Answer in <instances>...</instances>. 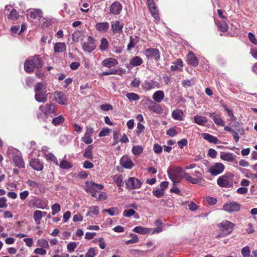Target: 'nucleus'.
Listing matches in <instances>:
<instances>
[{
	"label": "nucleus",
	"mask_w": 257,
	"mask_h": 257,
	"mask_svg": "<svg viewBox=\"0 0 257 257\" xmlns=\"http://www.w3.org/2000/svg\"><path fill=\"white\" fill-rule=\"evenodd\" d=\"M42 11L40 9H34L29 10V15L31 18L36 19L40 18L42 16Z\"/></svg>",
	"instance_id": "obj_22"
},
{
	"label": "nucleus",
	"mask_w": 257,
	"mask_h": 257,
	"mask_svg": "<svg viewBox=\"0 0 257 257\" xmlns=\"http://www.w3.org/2000/svg\"><path fill=\"white\" fill-rule=\"evenodd\" d=\"M122 7L118 2H113L109 7V14L117 15H119L122 11Z\"/></svg>",
	"instance_id": "obj_11"
},
{
	"label": "nucleus",
	"mask_w": 257,
	"mask_h": 257,
	"mask_svg": "<svg viewBox=\"0 0 257 257\" xmlns=\"http://www.w3.org/2000/svg\"><path fill=\"white\" fill-rule=\"evenodd\" d=\"M33 217L36 223L37 224H39L41 219L42 218V211L38 210L35 211L34 213Z\"/></svg>",
	"instance_id": "obj_35"
},
{
	"label": "nucleus",
	"mask_w": 257,
	"mask_h": 257,
	"mask_svg": "<svg viewBox=\"0 0 257 257\" xmlns=\"http://www.w3.org/2000/svg\"><path fill=\"white\" fill-rule=\"evenodd\" d=\"M109 46L108 41L106 38H103L100 40V44L99 45V49L104 51L106 50Z\"/></svg>",
	"instance_id": "obj_33"
},
{
	"label": "nucleus",
	"mask_w": 257,
	"mask_h": 257,
	"mask_svg": "<svg viewBox=\"0 0 257 257\" xmlns=\"http://www.w3.org/2000/svg\"><path fill=\"white\" fill-rule=\"evenodd\" d=\"M11 151L13 154H15L12 156L15 165L19 168H24L25 167V162L21 152L16 149H12Z\"/></svg>",
	"instance_id": "obj_5"
},
{
	"label": "nucleus",
	"mask_w": 257,
	"mask_h": 257,
	"mask_svg": "<svg viewBox=\"0 0 257 257\" xmlns=\"http://www.w3.org/2000/svg\"><path fill=\"white\" fill-rule=\"evenodd\" d=\"M46 92L47 91L35 92V98L36 101L44 103L47 99Z\"/></svg>",
	"instance_id": "obj_23"
},
{
	"label": "nucleus",
	"mask_w": 257,
	"mask_h": 257,
	"mask_svg": "<svg viewBox=\"0 0 257 257\" xmlns=\"http://www.w3.org/2000/svg\"><path fill=\"white\" fill-rule=\"evenodd\" d=\"M145 130L144 125L141 122H138L137 124V130L136 133L138 135H140L141 134L144 132Z\"/></svg>",
	"instance_id": "obj_58"
},
{
	"label": "nucleus",
	"mask_w": 257,
	"mask_h": 257,
	"mask_svg": "<svg viewBox=\"0 0 257 257\" xmlns=\"http://www.w3.org/2000/svg\"><path fill=\"white\" fill-rule=\"evenodd\" d=\"M149 9V10L150 11V13L152 16L156 19V20H159V15L158 13V11L157 9L156 6H154L153 7H151Z\"/></svg>",
	"instance_id": "obj_44"
},
{
	"label": "nucleus",
	"mask_w": 257,
	"mask_h": 257,
	"mask_svg": "<svg viewBox=\"0 0 257 257\" xmlns=\"http://www.w3.org/2000/svg\"><path fill=\"white\" fill-rule=\"evenodd\" d=\"M152 193L157 198H161L164 195L165 192L162 189L159 188L156 190L153 191Z\"/></svg>",
	"instance_id": "obj_49"
},
{
	"label": "nucleus",
	"mask_w": 257,
	"mask_h": 257,
	"mask_svg": "<svg viewBox=\"0 0 257 257\" xmlns=\"http://www.w3.org/2000/svg\"><path fill=\"white\" fill-rule=\"evenodd\" d=\"M218 226L221 232L216 236V238L224 237L230 234L233 231L234 224L228 220H224Z\"/></svg>",
	"instance_id": "obj_2"
},
{
	"label": "nucleus",
	"mask_w": 257,
	"mask_h": 257,
	"mask_svg": "<svg viewBox=\"0 0 257 257\" xmlns=\"http://www.w3.org/2000/svg\"><path fill=\"white\" fill-rule=\"evenodd\" d=\"M234 177L231 173H227L219 177L217 180V184L221 187L229 188L233 186L231 179Z\"/></svg>",
	"instance_id": "obj_3"
},
{
	"label": "nucleus",
	"mask_w": 257,
	"mask_h": 257,
	"mask_svg": "<svg viewBox=\"0 0 257 257\" xmlns=\"http://www.w3.org/2000/svg\"><path fill=\"white\" fill-rule=\"evenodd\" d=\"M55 99L59 104L63 105L67 104V99L65 94L62 92H56L55 93Z\"/></svg>",
	"instance_id": "obj_18"
},
{
	"label": "nucleus",
	"mask_w": 257,
	"mask_h": 257,
	"mask_svg": "<svg viewBox=\"0 0 257 257\" xmlns=\"http://www.w3.org/2000/svg\"><path fill=\"white\" fill-rule=\"evenodd\" d=\"M203 137L204 140L208 141L210 143L217 144L218 141V140L216 137L207 133H204L203 134Z\"/></svg>",
	"instance_id": "obj_31"
},
{
	"label": "nucleus",
	"mask_w": 257,
	"mask_h": 257,
	"mask_svg": "<svg viewBox=\"0 0 257 257\" xmlns=\"http://www.w3.org/2000/svg\"><path fill=\"white\" fill-rule=\"evenodd\" d=\"M77 244L76 242H71L67 244V250L70 252H72L74 251L75 248L77 247Z\"/></svg>",
	"instance_id": "obj_52"
},
{
	"label": "nucleus",
	"mask_w": 257,
	"mask_h": 257,
	"mask_svg": "<svg viewBox=\"0 0 257 257\" xmlns=\"http://www.w3.org/2000/svg\"><path fill=\"white\" fill-rule=\"evenodd\" d=\"M37 244V246L44 248H48L49 247L48 242L43 238L38 239Z\"/></svg>",
	"instance_id": "obj_38"
},
{
	"label": "nucleus",
	"mask_w": 257,
	"mask_h": 257,
	"mask_svg": "<svg viewBox=\"0 0 257 257\" xmlns=\"http://www.w3.org/2000/svg\"><path fill=\"white\" fill-rule=\"evenodd\" d=\"M96 48L95 39L91 37H88V41L85 42L82 44V49L84 52L90 53Z\"/></svg>",
	"instance_id": "obj_7"
},
{
	"label": "nucleus",
	"mask_w": 257,
	"mask_h": 257,
	"mask_svg": "<svg viewBox=\"0 0 257 257\" xmlns=\"http://www.w3.org/2000/svg\"><path fill=\"white\" fill-rule=\"evenodd\" d=\"M164 98V93L162 90L156 91L153 96V98L155 101L159 103L162 101Z\"/></svg>",
	"instance_id": "obj_26"
},
{
	"label": "nucleus",
	"mask_w": 257,
	"mask_h": 257,
	"mask_svg": "<svg viewBox=\"0 0 257 257\" xmlns=\"http://www.w3.org/2000/svg\"><path fill=\"white\" fill-rule=\"evenodd\" d=\"M100 108L104 111L112 110V106L110 104L105 103L100 105Z\"/></svg>",
	"instance_id": "obj_63"
},
{
	"label": "nucleus",
	"mask_w": 257,
	"mask_h": 257,
	"mask_svg": "<svg viewBox=\"0 0 257 257\" xmlns=\"http://www.w3.org/2000/svg\"><path fill=\"white\" fill-rule=\"evenodd\" d=\"M217 25L220 30L223 32H226L228 29V26L225 21L218 22H217Z\"/></svg>",
	"instance_id": "obj_39"
},
{
	"label": "nucleus",
	"mask_w": 257,
	"mask_h": 257,
	"mask_svg": "<svg viewBox=\"0 0 257 257\" xmlns=\"http://www.w3.org/2000/svg\"><path fill=\"white\" fill-rule=\"evenodd\" d=\"M60 168L63 169H68L73 167L72 164L66 160H63L59 165Z\"/></svg>",
	"instance_id": "obj_36"
},
{
	"label": "nucleus",
	"mask_w": 257,
	"mask_h": 257,
	"mask_svg": "<svg viewBox=\"0 0 257 257\" xmlns=\"http://www.w3.org/2000/svg\"><path fill=\"white\" fill-rule=\"evenodd\" d=\"M113 180L118 187H121L123 185V179L121 175H115L113 177Z\"/></svg>",
	"instance_id": "obj_43"
},
{
	"label": "nucleus",
	"mask_w": 257,
	"mask_h": 257,
	"mask_svg": "<svg viewBox=\"0 0 257 257\" xmlns=\"http://www.w3.org/2000/svg\"><path fill=\"white\" fill-rule=\"evenodd\" d=\"M159 83L153 80H146L143 84V87L146 90H150L155 87H158Z\"/></svg>",
	"instance_id": "obj_20"
},
{
	"label": "nucleus",
	"mask_w": 257,
	"mask_h": 257,
	"mask_svg": "<svg viewBox=\"0 0 257 257\" xmlns=\"http://www.w3.org/2000/svg\"><path fill=\"white\" fill-rule=\"evenodd\" d=\"M118 64L117 60L114 58H108L103 60L102 64L103 66L108 68L115 66Z\"/></svg>",
	"instance_id": "obj_19"
},
{
	"label": "nucleus",
	"mask_w": 257,
	"mask_h": 257,
	"mask_svg": "<svg viewBox=\"0 0 257 257\" xmlns=\"http://www.w3.org/2000/svg\"><path fill=\"white\" fill-rule=\"evenodd\" d=\"M142 184V182L135 177H130L125 181L126 187L130 189H139Z\"/></svg>",
	"instance_id": "obj_6"
},
{
	"label": "nucleus",
	"mask_w": 257,
	"mask_h": 257,
	"mask_svg": "<svg viewBox=\"0 0 257 257\" xmlns=\"http://www.w3.org/2000/svg\"><path fill=\"white\" fill-rule=\"evenodd\" d=\"M248 39L249 41L253 44H257V40L255 38V36L251 32H249L248 35Z\"/></svg>",
	"instance_id": "obj_64"
},
{
	"label": "nucleus",
	"mask_w": 257,
	"mask_h": 257,
	"mask_svg": "<svg viewBox=\"0 0 257 257\" xmlns=\"http://www.w3.org/2000/svg\"><path fill=\"white\" fill-rule=\"evenodd\" d=\"M43 65L42 60L39 55L29 57L24 63V69L27 73H32L35 69H39Z\"/></svg>",
	"instance_id": "obj_1"
},
{
	"label": "nucleus",
	"mask_w": 257,
	"mask_h": 257,
	"mask_svg": "<svg viewBox=\"0 0 257 257\" xmlns=\"http://www.w3.org/2000/svg\"><path fill=\"white\" fill-rule=\"evenodd\" d=\"M110 133V130L109 128H102L99 134V137H102L107 136Z\"/></svg>",
	"instance_id": "obj_62"
},
{
	"label": "nucleus",
	"mask_w": 257,
	"mask_h": 257,
	"mask_svg": "<svg viewBox=\"0 0 257 257\" xmlns=\"http://www.w3.org/2000/svg\"><path fill=\"white\" fill-rule=\"evenodd\" d=\"M52 214L53 215H55L60 210V205L58 203H55L52 206Z\"/></svg>",
	"instance_id": "obj_53"
},
{
	"label": "nucleus",
	"mask_w": 257,
	"mask_h": 257,
	"mask_svg": "<svg viewBox=\"0 0 257 257\" xmlns=\"http://www.w3.org/2000/svg\"><path fill=\"white\" fill-rule=\"evenodd\" d=\"M222 106L223 107L224 109L226 110V111L227 112L228 115L230 117L231 119L232 120H234L235 119V117L234 116L232 110L228 108L226 105H223Z\"/></svg>",
	"instance_id": "obj_56"
},
{
	"label": "nucleus",
	"mask_w": 257,
	"mask_h": 257,
	"mask_svg": "<svg viewBox=\"0 0 257 257\" xmlns=\"http://www.w3.org/2000/svg\"><path fill=\"white\" fill-rule=\"evenodd\" d=\"M45 158L47 160L50 161L54 163L55 165L58 166L59 163L58 161L57 160V158L51 153H49V154L46 155V156L45 157Z\"/></svg>",
	"instance_id": "obj_40"
},
{
	"label": "nucleus",
	"mask_w": 257,
	"mask_h": 257,
	"mask_svg": "<svg viewBox=\"0 0 257 257\" xmlns=\"http://www.w3.org/2000/svg\"><path fill=\"white\" fill-rule=\"evenodd\" d=\"M120 165L126 169H131L133 166L134 163L132 160L126 156H123L120 160Z\"/></svg>",
	"instance_id": "obj_15"
},
{
	"label": "nucleus",
	"mask_w": 257,
	"mask_h": 257,
	"mask_svg": "<svg viewBox=\"0 0 257 257\" xmlns=\"http://www.w3.org/2000/svg\"><path fill=\"white\" fill-rule=\"evenodd\" d=\"M31 167L37 171H42L43 169V164L38 159H32L30 161Z\"/></svg>",
	"instance_id": "obj_17"
},
{
	"label": "nucleus",
	"mask_w": 257,
	"mask_h": 257,
	"mask_svg": "<svg viewBox=\"0 0 257 257\" xmlns=\"http://www.w3.org/2000/svg\"><path fill=\"white\" fill-rule=\"evenodd\" d=\"M111 27L114 34H120L122 32L123 24L118 21L111 23Z\"/></svg>",
	"instance_id": "obj_13"
},
{
	"label": "nucleus",
	"mask_w": 257,
	"mask_h": 257,
	"mask_svg": "<svg viewBox=\"0 0 257 257\" xmlns=\"http://www.w3.org/2000/svg\"><path fill=\"white\" fill-rule=\"evenodd\" d=\"M85 186L87 192H98L103 188L102 185L97 184L93 182H87Z\"/></svg>",
	"instance_id": "obj_10"
},
{
	"label": "nucleus",
	"mask_w": 257,
	"mask_h": 257,
	"mask_svg": "<svg viewBox=\"0 0 257 257\" xmlns=\"http://www.w3.org/2000/svg\"><path fill=\"white\" fill-rule=\"evenodd\" d=\"M183 177L184 179L189 182L193 184H197L198 179H195L194 178L192 177L189 173L184 172H183Z\"/></svg>",
	"instance_id": "obj_37"
},
{
	"label": "nucleus",
	"mask_w": 257,
	"mask_h": 257,
	"mask_svg": "<svg viewBox=\"0 0 257 257\" xmlns=\"http://www.w3.org/2000/svg\"><path fill=\"white\" fill-rule=\"evenodd\" d=\"M182 112L180 110H175L172 112V116L174 119L182 120Z\"/></svg>",
	"instance_id": "obj_41"
},
{
	"label": "nucleus",
	"mask_w": 257,
	"mask_h": 257,
	"mask_svg": "<svg viewBox=\"0 0 257 257\" xmlns=\"http://www.w3.org/2000/svg\"><path fill=\"white\" fill-rule=\"evenodd\" d=\"M233 127L235 128V131L239 133L240 134L244 133V130L243 127L240 125L238 122H235L233 124Z\"/></svg>",
	"instance_id": "obj_55"
},
{
	"label": "nucleus",
	"mask_w": 257,
	"mask_h": 257,
	"mask_svg": "<svg viewBox=\"0 0 257 257\" xmlns=\"http://www.w3.org/2000/svg\"><path fill=\"white\" fill-rule=\"evenodd\" d=\"M66 48L65 43H56L54 46V51L55 53H62L66 50Z\"/></svg>",
	"instance_id": "obj_24"
},
{
	"label": "nucleus",
	"mask_w": 257,
	"mask_h": 257,
	"mask_svg": "<svg viewBox=\"0 0 257 257\" xmlns=\"http://www.w3.org/2000/svg\"><path fill=\"white\" fill-rule=\"evenodd\" d=\"M34 252L35 254H37L45 255L46 254L47 251H46V250L45 249V248H42V247H39V248H37L35 249V250H34Z\"/></svg>",
	"instance_id": "obj_59"
},
{
	"label": "nucleus",
	"mask_w": 257,
	"mask_h": 257,
	"mask_svg": "<svg viewBox=\"0 0 257 257\" xmlns=\"http://www.w3.org/2000/svg\"><path fill=\"white\" fill-rule=\"evenodd\" d=\"M205 200L210 205H214L217 202V199L216 198L210 196L206 197Z\"/></svg>",
	"instance_id": "obj_61"
},
{
	"label": "nucleus",
	"mask_w": 257,
	"mask_h": 257,
	"mask_svg": "<svg viewBox=\"0 0 257 257\" xmlns=\"http://www.w3.org/2000/svg\"><path fill=\"white\" fill-rule=\"evenodd\" d=\"M143 60L141 57L136 56L131 60L130 64L134 67L138 66L141 65L143 63Z\"/></svg>",
	"instance_id": "obj_34"
},
{
	"label": "nucleus",
	"mask_w": 257,
	"mask_h": 257,
	"mask_svg": "<svg viewBox=\"0 0 257 257\" xmlns=\"http://www.w3.org/2000/svg\"><path fill=\"white\" fill-rule=\"evenodd\" d=\"M64 120V117L62 115H60L58 117H55L52 119V123L57 125L62 123Z\"/></svg>",
	"instance_id": "obj_47"
},
{
	"label": "nucleus",
	"mask_w": 257,
	"mask_h": 257,
	"mask_svg": "<svg viewBox=\"0 0 257 257\" xmlns=\"http://www.w3.org/2000/svg\"><path fill=\"white\" fill-rule=\"evenodd\" d=\"M134 231L140 234H145L147 233V229L142 226H136L134 229Z\"/></svg>",
	"instance_id": "obj_46"
},
{
	"label": "nucleus",
	"mask_w": 257,
	"mask_h": 257,
	"mask_svg": "<svg viewBox=\"0 0 257 257\" xmlns=\"http://www.w3.org/2000/svg\"><path fill=\"white\" fill-rule=\"evenodd\" d=\"M143 150L144 148L141 145H136L133 147L132 152L136 157H139L143 153Z\"/></svg>",
	"instance_id": "obj_29"
},
{
	"label": "nucleus",
	"mask_w": 257,
	"mask_h": 257,
	"mask_svg": "<svg viewBox=\"0 0 257 257\" xmlns=\"http://www.w3.org/2000/svg\"><path fill=\"white\" fill-rule=\"evenodd\" d=\"M183 172L182 168L174 167L168 170V175L173 183H179V181L178 180V178L182 173L183 174Z\"/></svg>",
	"instance_id": "obj_4"
},
{
	"label": "nucleus",
	"mask_w": 257,
	"mask_h": 257,
	"mask_svg": "<svg viewBox=\"0 0 257 257\" xmlns=\"http://www.w3.org/2000/svg\"><path fill=\"white\" fill-rule=\"evenodd\" d=\"M194 120L196 123L203 126L205 125L208 121L206 117L198 115H196L194 117Z\"/></svg>",
	"instance_id": "obj_27"
},
{
	"label": "nucleus",
	"mask_w": 257,
	"mask_h": 257,
	"mask_svg": "<svg viewBox=\"0 0 257 257\" xmlns=\"http://www.w3.org/2000/svg\"><path fill=\"white\" fill-rule=\"evenodd\" d=\"M92 148L91 146L88 147L87 149H86L85 153L84 154V156L88 159H92V154L91 152Z\"/></svg>",
	"instance_id": "obj_54"
},
{
	"label": "nucleus",
	"mask_w": 257,
	"mask_h": 257,
	"mask_svg": "<svg viewBox=\"0 0 257 257\" xmlns=\"http://www.w3.org/2000/svg\"><path fill=\"white\" fill-rule=\"evenodd\" d=\"M136 211L133 209H125L123 212V215L126 217H130L136 213Z\"/></svg>",
	"instance_id": "obj_50"
},
{
	"label": "nucleus",
	"mask_w": 257,
	"mask_h": 257,
	"mask_svg": "<svg viewBox=\"0 0 257 257\" xmlns=\"http://www.w3.org/2000/svg\"><path fill=\"white\" fill-rule=\"evenodd\" d=\"M126 97L131 101H137L140 99L139 95L135 93L130 92L126 94Z\"/></svg>",
	"instance_id": "obj_45"
},
{
	"label": "nucleus",
	"mask_w": 257,
	"mask_h": 257,
	"mask_svg": "<svg viewBox=\"0 0 257 257\" xmlns=\"http://www.w3.org/2000/svg\"><path fill=\"white\" fill-rule=\"evenodd\" d=\"M240 208V204L234 201H229L223 205V209L229 213L238 211Z\"/></svg>",
	"instance_id": "obj_9"
},
{
	"label": "nucleus",
	"mask_w": 257,
	"mask_h": 257,
	"mask_svg": "<svg viewBox=\"0 0 257 257\" xmlns=\"http://www.w3.org/2000/svg\"><path fill=\"white\" fill-rule=\"evenodd\" d=\"M145 54L148 58H154L156 61L160 59V53L158 49L154 48L147 49Z\"/></svg>",
	"instance_id": "obj_12"
},
{
	"label": "nucleus",
	"mask_w": 257,
	"mask_h": 257,
	"mask_svg": "<svg viewBox=\"0 0 257 257\" xmlns=\"http://www.w3.org/2000/svg\"><path fill=\"white\" fill-rule=\"evenodd\" d=\"M220 158L224 161L232 162L234 160V156L231 153H224L220 155Z\"/></svg>",
	"instance_id": "obj_32"
},
{
	"label": "nucleus",
	"mask_w": 257,
	"mask_h": 257,
	"mask_svg": "<svg viewBox=\"0 0 257 257\" xmlns=\"http://www.w3.org/2000/svg\"><path fill=\"white\" fill-rule=\"evenodd\" d=\"M214 122L220 126H224L225 123L219 115H216L215 117H214Z\"/></svg>",
	"instance_id": "obj_57"
},
{
	"label": "nucleus",
	"mask_w": 257,
	"mask_h": 257,
	"mask_svg": "<svg viewBox=\"0 0 257 257\" xmlns=\"http://www.w3.org/2000/svg\"><path fill=\"white\" fill-rule=\"evenodd\" d=\"M225 167L221 163H215L208 169V172L213 176H216L224 171Z\"/></svg>",
	"instance_id": "obj_8"
},
{
	"label": "nucleus",
	"mask_w": 257,
	"mask_h": 257,
	"mask_svg": "<svg viewBox=\"0 0 257 257\" xmlns=\"http://www.w3.org/2000/svg\"><path fill=\"white\" fill-rule=\"evenodd\" d=\"M103 212H107L110 216L117 215L119 213L118 209L117 207H112L109 209H104Z\"/></svg>",
	"instance_id": "obj_42"
},
{
	"label": "nucleus",
	"mask_w": 257,
	"mask_h": 257,
	"mask_svg": "<svg viewBox=\"0 0 257 257\" xmlns=\"http://www.w3.org/2000/svg\"><path fill=\"white\" fill-rule=\"evenodd\" d=\"M39 109L44 113L45 115L47 113H54L56 111V108L53 104H47L45 106L41 105L39 107Z\"/></svg>",
	"instance_id": "obj_16"
},
{
	"label": "nucleus",
	"mask_w": 257,
	"mask_h": 257,
	"mask_svg": "<svg viewBox=\"0 0 257 257\" xmlns=\"http://www.w3.org/2000/svg\"><path fill=\"white\" fill-rule=\"evenodd\" d=\"M8 19L15 21L19 18V13L15 9L12 10L9 14H7Z\"/></svg>",
	"instance_id": "obj_30"
},
{
	"label": "nucleus",
	"mask_w": 257,
	"mask_h": 257,
	"mask_svg": "<svg viewBox=\"0 0 257 257\" xmlns=\"http://www.w3.org/2000/svg\"><path fill=\"white\" fill-rule=\"evenodd\" d=\"M109 27V25L107 22L98 23L95 25L96 29L100 32H107Z\"/></svg>",
	"instance_id": "obj_25"
},
{
	"label": "nucleus",
	"mask_w": 257,
	"mask_h": 257,
	"mask_svg": "<svg viewBox=\"0 0 257 257\" xmlns=\"http://www.w3.org/2000/svg\"><path fill=\"white\" fill-rule=\"evenodd\" d=\"M96 255L95 249L94 248H90L85 254V257H94Z\"/></svg>",
	"instance_id": "obj_60"
},
{
	"label": "nucleus",
	"mask_w": 257,
	"mask_h": 257,
	"mask_svg": "<svg viewBox=\"0 0 257 257\" xmlns=\"http://www.w3.org/2000/svg\"><path fill=\"white\" fill-rule=\"evenodd\" d=\"M137 43V41L136 40V38H134L133 37L131 36L130 41L127 45V50H131L134 47Z\"/></svg>",
	"instance_id": "obj_51"
},
{
	"label": "nucleus",
	"mask_w": 257,
	"mask_h": 257,
	"mask_svg": "<svg viewBox=\"0 0 257 257\" xmlns=\"http://www.w3.org/2000/svg\"><path fill=\"white\" fill-rule=\"evenodd\" d=\"M241 253L244 257H253L250 255V250L248 246H245L241 250Z\"/></svg>",
	"instance_id": "obj_48"
},
{
	"label": "nucleus",
	"mask_w": 257,
	"mask_h": 257,
	"mask_svg": "<svg viewBox=\"0 0 257 257\" xmlns=\"http://www.w3.org/2000/svg\"><path fill=\"white\" fill-rule=\"evenodd\" d=\"M146 103L149 109L153 112L158 113H160L161 112L162 108L160 106L152 100H147Z\"/></svg>",
	"instance_id": "obj_14"
},
{
	"label": "nucleus",
	"mask_w": 257,
	"mask_h": 257,
	"mask_svg": "<svg viewBox=\"0 0 257 257\" xmlns=\"http://www.w3.org/2000/svg\"><path fill=\"white\" fill-rule=\"evenodd\" d=\"M47 85L45 83L39 82L35 84L34 87L35 92L47 91Z\"/></svg>",
	"instance_id": "obj_28"
},
{
	"label": "nucleus",
	"mask_w": 257,
	"mask_h": 257,
	"mask_svg": "<svg viewBox=\"0 0 257 257\" xmlns=\"http://www.w3.org/2000/svg\"><path fill=\"white\" fill-rule=\"evenodd\" d=\"M188 63L193 66H196L198 64V60L192 52H189L187 56Z\"/></svg>",
	"instance_id": "obj_21"
}]
</instances>
